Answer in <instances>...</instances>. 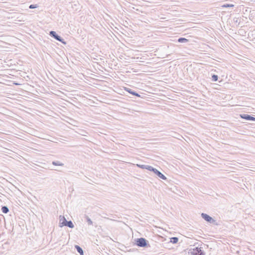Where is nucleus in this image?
<instances>
[{"instance_id": "1", "label": "nucleus", "mask_w": 255, "mask_h": 255, "mask_svg": "<svg viewBox=\"0 0 255 255\" xmlns=\"http://www.w3.org/2000/svg\"><path fill=\"white\" fill-rule=\"evenodd\" d=\"M60 222L59 226L60 227L67 226L70 228H73L74 226L71 221H67L66 218L63 216L60 215L59 216Z\"/></svg>"}, {"instance_id": "2", "label": "nucleus", "mask_w": 255, "mask_h": 255, "mask_svg": "<svg viewBox=\"0 0 255 255\" xmlns=\"http://www.w3.org/2000/svg\"><path fill=\"white\" fill-rule=\"evenodd\" d=\"M135 244L137 246L139 247H146L147 246L148 242L147 241L143 238L137 239L135 240Z\"/></svg>"}, {"instance_id": "3", "label": "nucleus", "mask_w": 255, "mask_h": 255, "mask_svg": "<svg viewBox=\"0 0 255 255\" xmlns=\"http://www.w3.org/2000/svg\"><path fill=\"white\" fill-rule=\"evenodd\" d=\"M148 170L154 172L158 177L163 179L166 180V177L161 172L158 171L157 169L154 168L152 166L148 167Z\"/></svg>"}, {"instance_id": "4", "label": "nucleus", "mask_w": 255, "mask_h": 255, "mask_svg": "<svg viewBox=\"0 0 255 255\" xmlns=\"http://www.w3.org/2000/svg\"><path fill=\"white\" fill-rule=\"evenodd\" d=\"M49 35L57 41H60L62 43L66 44V42L64 41V40L61 36L58 35L55 31H50L49 32Z\"/></svg>"}, {"instance_id": "5", "label": "nucleus", "mask_w": 255, "mask_h": 255, "mask_svg": "<svg viewBox=\"0 0 255 255\" xmlns=\"http://www.w3.org/2000/svg\"><path fill=\"white\" fill-rule=\"evenodd\" d=\"M202 218L204 219L206 221L211 224H215L216 221L212 218L211 216L206 213H202L201 215Z\"/></svg>"}, {"instance_id": "6", "label": "nucleus", "mask_w": 255, "mask_h": 255, "mask_svg": "<svg viewBox=\"0 0 255 255\" xmlns=\"http://www.w3.org/2000/svg\"><path fill=\"white\" fill-rule=\"evenodd\" d=\"M192 255H204L203 251L201 248H195L191 251Z\"/></svg>"}, {"instance_id": "7", "label": "nucleus", "mask_w": 255, "mask_h": 255, "mask_svg": "<svg viewBox=\"0 0 255 255\" xmlns=\"http://www.w3.org/2000/svg\"><path fill=\"white\" fill-rule=\"evenodd\" d=\"M125 90L128 92V93L131 94L132 95L135 96L137 97H140V95L137 93L136 92L133 91L131 89L127 87L125 88Z\"/></svg>"}, {"instance_id": "8", "label": "nucleus", "mask_w": 255, "mask_h": 255, "mask_svg": "<svg viewBox=\"0 0 255 255\" xmlns=\"http://www.w3.org/2000/svg\"><path fill=\"white\" fill-rule=\"evenodd\" d=\"M240 117L243 119H245L247 121H251L252 119V116L248 114H241Z\"/></svg>"}, {"instance_id": "9", "label": "nucleus", "mask_w": 255, "mask_h": 255, "mask_svg": "<svg viewBox=\"0 0 255 255\" xmlns=\"http://www.w3.org/2000/svg\"><path fill=\"white\" fill-rule=\"evenodd\" d=\"M233 20V23H234L236 25H238L240 24L241 18L240 17H234Z\"/></svg>"}, {"instance_id": "10", "label": "nucleus", "mask_w": 255, "mask_h": 255, "mask_svg": "<svg viewBox=\"0 0 255 255\" xmlns=\"http://www.w3.org/2000/svg\"><path fill=\"white\" fill-rule=\"evenodd\" d=\"M75 248L76 249L78 253H79L80 255H84V252L83 249L78 245H75Z\"/></svg>"}, {"instance_id": "11", "label": "nucleus", "mask_w": 255, "mask_h": 255, "mask_svg": "<svg viewBox=\"0 0 255 255\" xmlns=\"http://www.w3.org/2000/svg\"><path fill=\"white\" fill-rule=\"evenodd\" d=\"M52 164L55 166H64V164L59 161H53Z\"/></svg>"}, {"instance_id": "12", "label": "nucleus", "mask_w": 255, "mask_h": 255, "mask_svg": "<svg viewBox=\"0 0 255 255\" xmlns=\"http://www.w3.org/2000/svg\"><path fill=\"white\" fill-rule=\"evenodd\" d=\"M136 166L141 169H146L148 170V167H151V166L148 165H141V164H137Z\"/></svg>"}, {"instance_id": "13", "label": "nucleus", "mask_w": 255, "mask_h": 255, "mask_svg": "<svg viewBox=\"0 0 255 255\" xmlns=\"http://www.w3.org/2000/svg\"><path fill=\"white\" fill-rule=\"evenodd\" d=\"M1 210V211L2 212V213H5V214H6L9 212V209H8V207L6 206H2Z\"/></svg>"}, {"instance_id": "14", "label": "nucleus", "mask_w": 255, "mask_h": 255, "mask_svg": "<svg viewBox=\"0 0 255 255\" xmlns=\"http://www.w3.org/2000/svg\"><path fill=\"white\" fill-rule=\"evenodd\" d=\"M85 219H86V221L88 223V224L89 225H93L92 221L91 220V219L88 216H86V215L85 216Z\"/></svg>"}, {"instance_id": "15", "label": "nucleus", "mask_w": 255, "mask_h": 255, "mask_svg": "<svg viewBox=\"0 0 255 255\" xmlns=\"http://www.w3.org/2000/svg\"><path fill=\"white\" fill-rule=\"evenodd\" d=\"M188 41V40L187 39L183 37H180L178 39V42L180 43L187 42Z\"/></svg>"}, {"instance_id": "16", "label": "nucleus", "mask_w": 255, "mask_h": 255, "mask_svg": "<svg viewBox=\"0 0 255 255\" xmlns=\"http://www.w3.org/2000/svg\"><path fill=\"white\" fill-rule=\"evenodd\" d=\"M178 238L177 237H172L170 238V242L173 244H176L178 242Z\"/></svg>"}, {"instance_id": "17", "label": "nucleus", "mask_w": 255, "mask_h": 255, "mask_svg": "<svg viewBox=\"0 0 255 255\" xmlns=\"http://www.w3.org/2000/svg\"><path fill=\"white\" fill-rule=\"evenodd\" d=\"M234 5L233 4L226 3L222 5L223 7H233Z\"/></svg>"}, {"instance_id": "18", "label": "nucleus", "mask_w": 255, "mask_h": 255, "mask_svg": "<svg viewBox=\"0 0 255 255\" xmlns=\"http://www.w3.org/2000/svg\"><path fill=\"white\" fill-rule=\"evenodd\" d=\"M212 80L213 81H217L218 79V76L217 75H213L212 76Z\"/></svg>"}, {"instance_id": "19", "label": "nucleus", "mask_w": 255, "mask_h": 255, "mask_svg": "<svg viewBox=\"0 0 255 255\" xmlns=\"http://www.w3.org/2000/svg\"><path fill=\"white\" fill-rule=\"evenodd\" d=\"M36 7H37V5L36 4H30L29 6V8L30 9L34 8H36Z\"/></svg>"}, {"instance_id": "20", "label": "nucleus", "mask_w": 255, "mask_h": 255, "mask_svg": "<svg viewBox=\"0 0 255 255\" xmlns=\"http://www.w3.org/2000/svg\"><path fill=\"white\" fill-rule=\"evenodd\" d=\"M252 119H251V121H255V117L252 116Z\"/></svg>"}, {"instance_id": "21", "label": "nucleus", "mask_w": 255, "mask_h": 255, "mask_svg": "<svg viewBox=\"0 0 255 255\" xmlns=\"http://www.w3.org/2000/svg\"><path fill=\"white\" fill-rule=\"evenodd\" d=\"M250 17V19L251 20H253V19H254V16H252V18H251V17Z\"/></svg>"}, {"instance_id": "22", "label": "nucleus", "mask_w": 255, "mask_h": 255, "mask_svg": "<svg viewBox=\"0 0 255 255\" xmlns=\"http://www.w3.org/2000/svg\"><path fill=\"white\" fill-rule=\"evenodd\" d=\"M165 18V17H161V19H164Z\"/></svg>"}, {"instance_id": "23", "label": "nucleus", "mask_w": 255, "mask_h": 255, "mask_svg": "<svg viewBox=\"0 0 255 255\" xmlns=\"http://www.w3.org/2000/svg\"><path fill=\"white\" fill-rule=\"evenodd\" d=\"M170 56V55H169H169H167V57H168V56Z\"/></svg>"}]
</instances>
